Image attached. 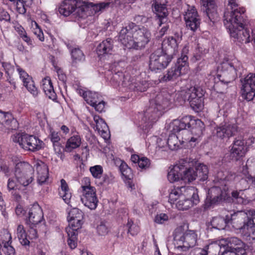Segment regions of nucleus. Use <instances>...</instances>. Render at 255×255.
Segmentation results:
<instances>
[{"label":"nucleus","mask_w":255,"mask_h":255,"mask_svg":"<svg viewBox=\"0 0 255 255\" xmlns=\"http://www.w3.org/2000/svg\"><path fill=\"white\" fill-rule=\"evenodd\" d=\"M224 243L223 248L225 249V247L230 248L231 250L238 251L239 255H246L245 244L239 238L237 237H230L223 239L221 241Z\"/></svg>","instance_id":"412c9836"},{"label":"nucleus","mask_w":255,"mask_h":255,"mask_svg":"<svg viewBox=\"0 0 255 255\" xmlns=\"http://www.w3.org/2000/svg\"><path fill=\"white\" fill-rule=\"evenodd\" d=\"M222 248L220 244L217 242H213L205 247L202 251L204 252L203 254L205 255H221Z\"/></svg>","instance_id":"c9c22d12"},{"label":"nucleus","mask_w":255,"mask_h":255,"mask_svg":"<svg viewBox=\"0 0 255 255\" xmlns=\"http://www.w3.org/2000/svg\"><path fill=\"white\" fill-rule=\"evenodd\" d=\"M16 235L20 243L22 245H29L30 242L27 238V235L23 225H19L17 226Z\"/></svg>","instance_id":"ea45409f"},{"label":"nucleus","mask_w":255,"mask_h":255,"mask_svg":"<svg viewBox=\"0 0 255 255\" xmlns=\"http://www.w3.org/2000/svg\"><path fill=\"white\" fill-rule=\"evenodd\" d=\"M127 82L124 81L122 84L124 87H127L130 90L141 92L146 91L149 86L148 83L145 80L133 82L129 80H128Z\"/></svg>","instance_id":"c756f323"},{"label":"nucleus","mask_w":255,"mask_h":255,"mask_svg":"<svg viewBox=\"0 0 255 255\" xmlns=\"http://www.w3.org/2000/svg\"><path fill=\"white\" fill-rule=\"evenodd\" d=\"M110 4L109 1L94 4L83 0H64L58 6V11L62 16H80L89 8L96 13L109 7Z\"/></svg>","instance_id":"f03ea898"},{"label":"nucleus","mask_w":255,"mask_h":255,"mask_svg":"<svg viewBox=\"0 0 255 255\" xmlns=\"http://www.w3.org/2000/svg\"><path fill=\"white\" fill-rule=\"evenodd\" d=\"M188 57L186 55L182 56L177 60V64L174 67L169 69L167 73L159 76L160 82H166L174 80L182 74L184 73L187 69Z\"/></svg>","instance_id":"ddd939ff"},{"label":"nucleus","mask_w":255,"mask_h":255,"mask_svg":"<svg viewBox=\"0 0 255 255\" xmlns=\"http://www.w3.org/2000/svg\"><path fill=\"white\" fill-rule=\"evenodd\" d=\"M242 83V97L248 101L252 100L255 96V74H248Z\"/></svg>","instance_id":"4468645a"},{"label":"nucleus","mask_w":255,"mask_h":255,"mask_svg":"<svg viewBox=\"0 0 255 255\" xmlns=\"http://www.w3.org/2000/svg\"><path fill=\"white\" fill-rule=\"evenodd\" d=\"M172 95L166 90H163L157 94L151 102V106L144 114L146 122L150 126L162 114L163 111L170 105Z\"/></svg>","instance_id":"20e7f679"},{"label":"nucleus","mask_w":255,"mask_h":255,"mask_svg":"<svg viewBox=\"0 0 255 255\" xmlns=\"http://www.w3.org/2000/svg\"><path fill=\"white\" fill-rule=\"evenodd\" d=\"M244 17H226L224 22L230 35L235 41L249 43L250 35L248 29V24Z\"/></svg>","instance_id":"39448f33"},{"label":"nucleus","mask_w":255,"mask_h":255,"mask_svg":"<svg viewBox=\"0 0 255 255\" xmlns=\"http://www.w3.org/2000/svg\"><path fill=\"white\" fill-rule=\"evenodd\" d=\"M203 10L206 11L208 16L216 13V8L214 0H201Z\"/></svg>","instance_id":"58836bf2"},{"label":"nucleus","mask_w":255,"mask_h":255,"mask_svg":"<svg viewBox=\"0 0 255 255\" xmlns=\"http://www.w3.org/2000/svg\"><path fill=\"white\" fill-rule=\"evenodd\" d=\"M71 54L73 61L75 62L83 61L85 60V55L79 48L72 49Z\"/></svg>","instance_id":"8fccbe9b"},{"label":"nucleus","mask_w":255,"mask_h":255,"mask_svg":"<svg viewBox=\"0 0 255 255\" xmlns=\"http://www.w3.org/2000/svg\"><path fill=\"white\" fill-rule=\"evenodd\" d=\"M60 183L61 186L59 189V195L66 204H69L72 194L70 191L68 185L63 179L61 180Z\"/></svg>","instance_id":"72a5a7b5"},{"label":"nucleus","mask_w":255,"mask_h":255,"mask_svg":"<svg viewBox=\"0 0 255 255\" xmlns=\"http://www.w3.org/2000/svg\"><path fill=\"white\" fill-rule=\"evenodd\" d=\"M12 139L23 149L31 151L39 150L43 144V141L36 136L24 133H16L12 136Z\"/></svg>","instance_id":"1a4fd4ad"},{"label":"nucleus","mask_w":255,"mask_h":255,"mask_svg":"<svg viewBox=\"0 0 255 255\" xmlns=\"http://www.w3.org/2000/svg\"><path fill=\"white\" fill-rule=\"evenodd\" d=\"M240 67L228 61L223 62L218 67L217 77L221 83L227 84L234 81L237 76Z\"/></svg>","instance_id":"9b49d317"},{"label":"nucleus","mask_w":255,"mask_h":255,"mask_svg":"<svg viewBox=\"0 0 255 255\" xmlns=\"http://www.w3.org/2000/svg\"><path fill=\"white\" fill-rule=\"evenodd\" d=\"M92 176L96 178H100L103 173V168L100 165H95L90 168Z\"/></svg>","instance_id":"6e6d98bb"},{"label":"nucleus","mask_w":255,"mask_h":255,"mask_svg":"<svg viewBox=\"0 0 255 255\" xmlns=\"http://www.w3.org/2000/svg\"><path fill=\"white\" fill-rule=\"evenodd\" d=\"M197 177L200 180L204 181L208 178L209 170L207 165L199 163L194 167Z\"/></svg>","instance_id":"4c0bfd02"},{"label":"nucleus","mask_w":255,"mask_h":255,"mask_svg":"<svg viewBox=\"0 0 255 255\" xmlns=\"http://www.w3.org/2000/svg\"><path fill=\"white\" fill-rule=\"evenodd\" d=\"M240 214V213H238L232 214L230 216L227 215L226 218L221 217H214L211 221V224L214 228L218 230H223L230 221L233 222V221L236 219L235 217L238 216Z\"/></svg>","instance_id":"cd10ccee"},{"label":"nucleus","mask_w":255,"mask_h":255,"mask_svg":"<svg viewBox=\"0 0 255 255\" xmlns=\"http://www.w3.org/2000/svg\"><path fill=\"white\" fill-rule=\"evenodd\" d=\"M182 230V227L176 229L174 237V244L177 246V248L186 251L196 245L198 236L196 232L192 230L181 234L180 232Z\"/></svg>","instance_id":"6e6552de"},{"label":"nucleus","mask_w":255,"mask_h":255,"mask_svg":"<svg viewBox=\"0 0 255 255\" xmlns=\"http://www.w3.org/2000/svg\"><path fill=\"white\" fill-rule=\"evenodd\" d=\"M149 160L145 157L140 158V160L138 163V166L141 169H146L149 167L150 165Z\"/></svg>","instance_id":"052dcab7"},{"label":"nucleus","mask_w":255,"mask_h":255,"mask_svg":"<svg viewBox=\"0 0 255 255\" xmlns=\"http://www.w3.org/2000/svg\"><path fill=\"white\" fill-rule=\"evenodd\" d=\"M168 219V216L165 214H160L157 215L155 218V222L158 224H162L164 222L167 221Z\"/></svg>","instance_id":"e2e57ef3"},{"label":"nucleus","mask_w":255,"mask_h":255,"mask_svg":"<svg viewBox=\"0 0 255 255\" xmlns=\"http://www.w3.org/2000/svg\"><path fill=\"white\" fill-rule=\"evenodd\" d=\"M203 95L204 91L199 87H191L181 90L178 94V97H180L183 101H189L192 108L197 112L203 107Z\"/></svg>","instance_id":"0eeeda50"},{"label":"nucleus","mask_w":255,"mask_h":255,"mask_svg":"<svg viewBox=\"0 0 255 255\" xmlns=\"http://www.w3.org/2000/svg\"><path fill=\"white\" fill-rule=\"evenodd\" d=\"M246 214L248 221L241 228L247 230L249 241H255V211L249 210Z\"/></svg>","instance_id":"5701e85b"},{"label":"nucleus","mask_w":255,"mask_h":255,"mask_svg":"<svg viewBox=\"0 0 255 255\" xmlns=\"http://www.w3.org/2000/svg\"><path fill=\"white\" fill-rule=\"evenodd\" d=\"M150 36L147 29L131 22L121 29L119 39L127 48L138 49L145 47L149 41Z\"/></svg>","instance_id":"f257e3e1"},{"label":"nucleus","mask_w":255,"mask_h":255,"mask_svg":"<svg viewBox=\"0 0 255 255\" xmlns=\"http://www.w3.org/2000/svg\"><path fill=\"white\" fill-rule=\"evenodd\" d=\"M231 147V156L236 160L244 156L247 152L246 142L242 137L236 138Z\"/></svg>","instance_id":"6ab92c4d"},{"label":"nucleus","mask_w":255,"mask_h":255,"mask_svg":"<svg viewBox=\"0 0 255 255\" xmlns=\"http://www.w3.org/2000/svg\"><path fill=\"white\" fill-rule=\"evenodd\" d=\"M224 192L219 187H213L209 189L205 203L209 207L213 204L221 201L224 198Z\"/></svg>","instance_id":"393cba45"},{"label":"nucleus","mask_w":255,"mask_h":255,"mask_svg":"<svg viewBox=\"0 0 255 255\" xmlns=\"http://www.w3.org/2000/svg\"><path fill=\"white\" fill-rule=\"evenodd\" d=\"M83 219H68L69 226L67 228H70V232L78 234L77 231L80 229L83 224Z\"/></svg>","instance_id":"c03bdc74"},{"label":"nucleus","mask_w":255,"mask_h":255,"mask_svg":"<svg viewBox=\"0 0 255 255\" xmlns=\"http://www.w3.org/2000/svg\"><path fill=\"white\" fill-rule=\"evenodd\" d=\"M233 197L236 200V201L239 204H247L251 199H248L244 195L243 191H234L232 192Z\"/></svg>","instance_id":"a19ab883"},{"label":"nucleus","mask_w":255,"mask_h":255,"mask_svg":"<svg viewBox=\"0 0 255 255\" xmlns=\"http://www.w3.org/2000/svg\"><path fill=\"white\" fill-rule=\"evenodd\" d=\"M11 238L9 236V240L7 242H3L2 251L5 255H14L15 253V249L11 246Z\"/></svg>","instance_id":"09e8293b"},{"label":"nucleus","mask_w":255,"mask_h":255,"mask_svg":"<svg viewBox=\"0 0 255 255\" xmlns=\"http://www.w3.org/2000/svg\"><path fill=\"white\" fill-rule=\"evenodd\" d=\"M32 0H18L16 2V9L19 14H24L26 11L25 7L30 6Z\"/></svg>","instance_id":"de8ad7c7"},{"label":"nucleus","mask_w":255,"mask_h":255,"mask_svg":"<svg viewBox=\"0 0 255 255\" xmlns=\"http://www.w3.org/2000/svg\"><path fill=\"white\" fill-rule=\"evenodd\" d=\"M197 178L194 167H187L179 164L174 165L168 172V180L170 182L183 180L184 182H191Z\"/></svg>","instance_id":"423d86ee"},{"label":"nucleus","mask_w":255,"mask_h":255,"mask_svg":"<svg viewBox=\"0 0 255 255\" xmlns=\"http://www.w3.org/2000/svg\"><path fill=\"white\" fill-rule=\"evenodd\" d=\"M166 142L168 145L169 148L173 150L177 149L180 147V146L182 144L184 143L185 144L184 145L185 146H187L188 147H192L189 143H187L185 142H182V140L180 141L178 139V137L175 134H171L170 135Z\"/></svg>","instance_id":"f704fd0d"},{"label":"nucleus","mask_w":255,"mask_h":255,"mask_svg":"<svg viewBox=\"0 0 255 255\" xmlns=\"http://www.w3.org/2000/svg\"><path fill=\"white\" fill-rule=\"evenodd\" d=\"M127 227L128 228V233L132 236L136 235L139 232L138 226L134 224L131 220H128Z\"/></svg>","instance_id":"864d4df0"},{"label":"nucleus","mask_w":255,"mask_h":255,"mask_svg":"<svg viewBox=\"0 0 255 255\" xmlns=\"http://www.w3.org/2000/svg\"><path fill=\"white\" fill-rule=\"evenodd\" d=\"M26 223L30 226L35 225L40 223L43 217V212L38 204H34L30 209Z\"/></svg>","instance_id":"b1692460"},{"label":"nucleus","mask_w":255,"mask_h":255,"mask_svg":"<svg viewBox=\"0 0 255 255\" xmlns=\"http://www.w3.org/2000/svg\"><path fill=\"white\" fill-rule=\"evenodd\" d=\"M82 138L78 133L74 134L66 141L65 150L71 152L74 149L78 148L81 144Z\"/></svg>","instance_id":"2f4dec72"},{"label":"nucleus","mask_w":255,"mask_h":255,"mask_svg":"<svg viewBox=\"0 0 255 255\" xmlns=\"http://www.w3.org/2000/svg\"><path fill=\"white\" fill-rule=\"evenodd\" d=\"M16 70L18 72L20 79L23 82V86L34 96L38 95V90L35 86L32 78L19 66H16Z\"/></svg>","instance_id":"4be33fe9"},{"label":"nucleus","mask_w":255,"mask_h":255,"mask_svg":"<svg viewBox=\"0 0 255 255\" xmlns=\"http://www.w3.org/2000/svg\"><path fill=\"white\" fill-rule=\"evenodd\" d=\"M173 57L164 53L162 49H158L149 57V69L155 72L165 68L171 62Z\"/></svg>","instance_id":"f8f14e48"},{"label":"nucleus","mask_w":255,"mask_h":255,"mask_svg":"<svg viewBox=\"0 0 255 255\" xmlns=\"http://www.w3.org/2000/svg\"><path fill=\"white\" fill-rule=\"evenodd\" d=\"M130 78L128 76H125L123 72H118L113 74L112 77L111 78L110 82L111 84L114 87H120L122 86L123 87H124L122 85V82L124 81H126L127 83L128 80H129Z\"/></svg>","instance_id":"e433bc0d"},{"label":"nucleus","mask_w":255,"mask_h":255,"mask_svg":"<svg viewBox=\"0 0 255 255\" xmlns=\"http://www.w3.org/2000/svg\"><path fill=\"white\" fill-rule=\"evenodd\" d=\"M170 127L174 132H178L182 130L191 128L192 136L182 137V142L189 143L194 147L199 141V138L202 135L204 129V123L199 119H193L190 116H186L181 120H174L170 124Z\"/></svg>","instance_id":"7ed1b4c3"},{"label":"nucleus","mask_w":255,"mask_h":255,"mask_svg":"<svg viewBox=\"0 0 255 255\" xmlns=\"http://www.w3.org/2000/svg\"><path fill=\"white\" fill-rule=\"evenodd\" d=\"M105 104V102L103 101H100V99H99V102L96 103L95 105H93L92 107H94L97 111L101 113L104 111Z\"/></svg>","instance_id":"69168bd1"},{"label":"nucleus","mask_w":255,"mask_h":255,"mask_svg":"<svg viewBox=\"0 0 255 255\" xmlns=\"http://www.w3.org/2000/svg\"><path fill=\"white\" fill-rule=\"evenodd\" d=\"M82 192L81 200L82 203L91 210L95 209L98 203L95 188L86 186L83 187Z\"/></svg>","instance_id":"2eb2a0df"},{"label":"nucleus","mask_w":255,"mask_h":255,"mask_svg":"<svg viewBox=\"0 0 255 255\" xmlns=\"http://www.w3.org/2000/svg\"><path fill=\"white\" fill-rule=\"evenodd\" d=\"M0 125L4 126L11 129L18 128L17 121L9 112L0 111Z\"/></svg>","instance_id":"a878e982"},{"label":"nucleus","mask_w":255,"mask_h":255,"mask_svg":"<svg viewBox=\"0 0 255 255\" xmlns=\"http://www.w3.org/2000/svg\"><path fill=\"white\" fill-rule=\"evenodd\" d=\"M195 188L193 186L173 187L169 190V202L174 204L177 200H179L183 195L194 194Z\"/></svg>","instance_id":"a211bd4d"},{"label":"nucleus","mask_w":255,"mask_h":255,"mask_svg":"<svg viewBox=\"0 0 255 255\" xmlns=\"http://www.w3.org/2000/svg\"><path fill=\"white\" fill-rule=\"evenodd\" d=\"M187 27L194 31L200 24V19L196 17H184Z\"/></svg>","instance_id":"a18cd8bd"},{"label":"nucleus","mask_w":255,"mask_h":255,"mask_svg":"<svg viewBox=\"0 0 255 255\" xmlns=\"http://www.w3.org/2000/svg\"><path fill=\"white\" fill-rule=\"evenodd\" d=\"M164 44H168V46H170L171 48H172L175 50V48L177 47V43L176 40L173 38L172 36L169 37L166 39H165L163 41Z\"/></svg>","instance_id":"bf43d9fd"},{"label":"nucleus","mask_w":255,"mask_h":255,"mask_svg":"<svg viewBox=\"0 0 255 255\" xmlns=\"http://www.w3.org/2000/svg\"><path fill=\"white\" fill-rule=\"evenodd\" d=\"M37 174V182L39 184L44 183L48 177V169L47 165L40 161L34 165Z\"/></svg>","instance_id":"c85d7f7f"},{"label":"nucleus","mask_w":255,"mask_h":255,"mask_svg":"<svg viewBox=\"0 0 255 255\" xmlns=\"http://www.w3.org/2000/svg\"><path fill=\"white\" fill-rule=\"evenodd\" d=\"M222 172H218L217 176L220 179L226 181H232L236 177L234 173H228V174L225 177L222 176Z\"/></svg>","instance_id":"680f3d73"},{"label":"nucleus","mask_w":255,"mask_h":255,"mask_svg":"<svg viewBox=\"0 0 255 255\" xmlns=\"http://www.w3.org/2000/svg\"><path fill=\"white\" fill-rule=\"evenodd\" d=\"M49 136L53 143L58 144V142H59L60 137L57 132L51 130Z\"/></svg>","instance_id":"0e129e2a"},{"label":"nucleus","mask_w":255,"mask_h":255,"mask_svg":"<svg viewBox=\"0 0 255 255\" xmlns=\"http://www.w3.org/2000/svg\"><path fill=\"white\" fill-rule=\"evenodd\" d=\"M185 16H196L197 11L194 6L187 5Z\"/></svg>","instance_id":"338daca9"},{"label":"nucleus","mask_w":255,"mask_h":255,"mask_svg":"<svg viewBox=\"0 0 255 255\" xmlns=\"http://www.w3.org/2000/svg\"><path fill=\"white\" fill-rule=\"evenodd\" d=\"M1 64L8 76H10L13 73L14 67L10 63L6 62H2Z\"/></svg>","instance_id":"13d9d810"},{"label":"nucleus","mask_w":255,"mask_h":255,"mask_svg":"<svg viewBox=\"0 0 255 255\" xmlns=\"http://www.w3.org/2000/svg\"><path fill=\"white\" fill-rule=\"evenodd\" d=\"M99 94L96 92L89 91L87 93L86 96L84 97V100L86 102L92 106L99 102Z\"/></svg>","instance_id":"49530a36"},{"label":"nucleus","mask_w":255,"mask_h":255,"mask_svg":"<svg viewBox=\"0 0 255 255\" xmlns=\"http://www.w3.org/2000/svg\"><path fill=\"white\" fill-rule=\"evenodd\" d=\"M157 22L160 26L166 25H168L169 20L168 17H158L156 19Z\"/></svg>","instance_id":"774afa93"},{"label":"nucleus","mask_w":255,"mask_h":255,"mask_svg":"<svg viewBox=\"0 0 255 255\" xmlns=\"http://www.w3.org/2000/svg\"><path fill=\"white\" fill-rule=\"evenodd\" d=\"M228 1L227 9L224 16H239L245 13V8L239 7L235 0H228Z\"/></svg>","instance_id":"7c9ffc66"},{"label":"nucleus","mask_w":255,"mask_h":255,"mask_svg":"<svg viewBox=\"0 0 255 255\" xmlns=\"http://www.w3.org/2000/svg\"><path fill=\"white\" fill-rule=\"evenodd\" d=\"M120 169L121 172L123 176L125 177L126 178L130 179V176L131 174V169L130 168L128 167V166L126 163H122Z\"/></svg>","instance_id":"4d7b16f0"},{"label":"nucleus","mask_w":255,"mask_h":255,"mask_svg":"<svg viewBox=\"0 0 255 255\" xmlns=\"http://www.w3.org/2000/svg\"><path fill=\"white\" fill-rule=\"evenodd\" d=\"M199 202L197 189L195 188L194 194L184 195L176 203V206L180 210H186Z\"/></svg>","instance_id":"f3484780"},{"label":"nucleus","mask_w":255,"mask_h":255,"mask_svg":"<svg viewBox=\"0 0 255 255\" xmlns=\"http://www.w3.org/2000/svg\"><path fill=\"white\" fill-rule=\"evenodd\" d=\"M41 88L45 95L50 99L55 100L56 94L54 90L53 86L50 77H46L41 81Z\"/></svg>","instance_id":"473e14b6"},{"label":"nucleus","mask_w":255,"mask_h":255,"mask_svg":"<svg viewBox=\"0 0 255 255\" xmlns=\"http://www.w3.org/2000/svg\"><path fill=\"white\" fill-rule=\"evenodd\" d=\"M238 132V126L236 124L229 123L221 125L216 127L214 133L216 136L221 139L229 138L235 135Z\"/></svg>","instance_id":"dca6fc26"},{"label":"nucleus","mask_w":255,"mask_h":255,"mask_svg":"<svg viewBox=\"0 0 255 255\" xmlns=\"http://www.w3.org/2000/svg\"><path fill=\"white\" fill-rule=\"evenodd\" d=\"M34 169L26 162L17 163L15 167L14 177L17 183L23 186L29 185L34 179Z\"/></svg>","instance_id":"9d476101"},{"label":"nucleus","mask_w":255,"mask_h":255,"mask_svg":"<svg viewBox=\"0 0 255 255\" xmlns=\"http://www.w3.org/2000/svg\"><path fill=\"white\" fill-rule=\"evenodd\" d=\"M31 26L33 28L32 31L33 33L37 36L41 41H43L44 39V35L41 29L39 27L38 24L35 21H32Z\"/></svg>","instance_id":"5fc2aeb1"},{"label":"nucleus","mask_w":255,"mask_h":255,"mask_svg":"<svg viewBox=\"0 0 255 255\" xmlns=\"http://www.w3.org/2000/svg\"><path fill=\"white\" fill-rule=\"evenodd\" d=\"M94 121L96 124L94 128L98 131V133L105 139L110 137V131L108 127L106 122L99 116L95 115L93 117Z\"/></svg>","instance_id":"bb28decb"},{"label":"nucleus","mask_w":255,"mask_h":255,"mask_svg":"<svg viewBox=\"0 0 255 255\" xmlns=\"http://www.w3.org/2000/svg\"><path fill=\"white\" fill-rule=\"evenodd\" d=\"M70 228H66L65 230L67 233L68 239L67 241L68 245L71 249H74L76 248L77 244V236L78 234L70 232Z\"/></svg>","instance_id":"37998d69"},{"label":"nucleus","mask_w":255,"mask_h":255,"mask_svg":"<svg viewBox=\"0 0 255 255\" xmlns=\"http://www.w3.org/2000/svg\"><path fill=\"white\" fill-rule=\"evenodd\" d=\"M96 229L99 235L105 236L109 232L108 223L105 221H100L97 225Z\"/></svg>","instance_id":"3c124183"},{"label":"nucleus","mask_w":255,"mask_h":255,"mask_svg":"<svg viewBox=\"0 0 255 255\" xmlns=\"http://www.w3.org/2000/svg\"><path fill=\"white\" fill-rule=\"evenodd\" d=\"M152 8L157 16H166L167 10L165 4L156 1L152 5Z\"/></svg>","instance_id":"79ce46f5"},{"label":"nucleus","mask_w":255,"mask_h":255,"mask_svg":"<svg viewBox=\"0 0 255 255\" xmlns=\"http://www.w3.org/2000/svg\"><path fill=\"white\" fill-rule=\"evenodd\" d=\"M68 219H83V214L82 211L78 208H73L70 210L67 217Z\"/></svg>","instance_id":"603ef678"},{"label":"nucleus","mask_w":255,"mask_h":255,"mask_svg":"<svg viewBox=\"0 0 255 255\" xmlns=\"http://www.w3.org/2000/svg\"><path fill=\"white\" fill-rule=\"evenodd\" d=\"M96 52L101 59H106L114 52L113 40L111 38H107L102 41L97 46Z\"/></svg>","instance_id":"aec40b11"}]
</instances>
